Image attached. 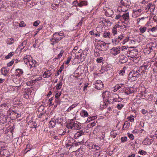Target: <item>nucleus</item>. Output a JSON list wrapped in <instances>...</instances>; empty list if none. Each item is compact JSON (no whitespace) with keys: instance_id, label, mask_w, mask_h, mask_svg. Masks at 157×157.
Instances as JSON below:
<instances>
[{"instance_id":"37","label":"nucleus","mask_w":157,"mask_h":157,"mask_svg":"<svg viewBox=\"0 0 157 157\" xmlns=\"http://www.w3.org/2000/svg\"><path fill=\"white\" fill-rule=\"evenodd\" d=\"M62 85V82H60L59 83L57 84L56 87V89L57 90L60 89L61 88Z\"/></svg>"},{"instance_id":"1","label":"nucleus","mask_w":157,"mask_h":157,"mask_svg":"<svg viewBox=\"0 0 157 157\" xmlns=\"http://www.w3.org/2000/svg\"><path fill=\"white\" fill-rule=\"evenodd\" d=\"M64 36L63 33H60L56 32L54 34L51 40V44L54 45L60 40Z\"/></svg>"},{"instance_id":"39","label":"nucleus","mask_w":157,"mask_h":157,"mask_svg":"<svg viewBox=\"0 0 157 157\" xmlns=\"http://www.w3.org/2000/svg\"><path fill=\"white\" fill-rule=\"evenodd\" d=\"M64 52V51L63 50H61L60 53L58 55L57 58L60 59L62 56Z\"/></svg>"},{"instance_id":"59","label":"nucleus","mask_w":157,"mask_h":157,"mask_svg":"<svg viewBox=\"0 0 157 157\" xmlns=\"http://www.w3.org/2000/svg\"><path fill=\"white\" fill-rule=\"evenodd\" d=\"M83 56H84V55L83 53H81L80 55V58L81 59V60H82V61L84 60L85 59L83 57Z\"/></svg>"},{"instance_id":"4","label":"nucleus","mask_w":157,"mask_h":157,"mask_svg":"<svg viewBox=\"0 0 157 157\" xmlns=\"http://www.w3.org/2000/svg\"><path fill=\"white\" fill-rule=\"evenodd\" d=\"M94 86L96 89L98 90H100L104 87L103 84L100 80H97Z\"/></svg>"},{"instance_id":"15","label":"nucleus","mask_w":157,"mask_h":157,"mask_svg":"<svg viewBox=\"0 0 157 157\" xmlns=\"http://www.w3.org/2000/svg\"><path fill=\"white\" fill-rule=\"evenodd\" d=\"M56 120L58 124H60L61 125H62L63 124L64 121L65 120V118L64 117H58Z\"/></svg>"},{"instance_id":"57","label":"nucleus","mask_w":157,"mask_h":157,"mask_svg":"<svg viewBox=\"0 0 157 157\" xmlns=\"http://www.w3.org/2000/svg\"><path fill=\"white\" fill-rule=\"evenodd\" d=\"M93 148L97 150H98L100 148L99 146L96 145H94V147H93Z\"/></svg>"},{"instance_id":"20","label":"nucleus","mask_w":157,"mask_h":157,"mask_svg":"<svg viewBox=\"0 0 157 157\" xmlns=\"http://www.w3.org/2000/svg\"><path fill=\"white\" fill-rule=\"evenodd\" d=\"M83 134L84 132H83L82 131L79 130L75 134L74 138L75 139H77L78 138L83 135Z\"/></svg>"},{"instance_id":"49","label":"nucleus","mask_w":157,"mask_h":157,"mask_svg":"<svg viewBox=\"0 0 157 157\" xmlns=\"http://www.w3.org/2000/svg\"><path fill=\"white\" fill-rule=\"evenodd\" d=\"M14 62V61H13V59L11 61L8 63L7 64V67H10L11 66L13 63Z\"/></svg>"},{"instance_id":"13","label":"nucleus","mask_w":157,"mask_h":157,"mask_svg":"<svg viewBox=\"0 0 157 157\" xmlns=\"http://www.w3.org/2000/svg\"><path fill=\"white\" fill-rule=\"evenodd\" d=\"M52 74V73L51 72V70H47L44 73L43 76L44 78H49Z\"/></svg>"},{"instance_id":"40","label":"nucleus","mask_w":157,"mask_h":157,"mask_svg":"<svg viewBox=\"0 0 157 157\" xmlns=\"http://www.w3.org/2000/svg\"><path fill=\"white\" fill-rule=\"evenodd\" d=\"M103 58L102 57H101L100 58H98L97 59H96V61L99 63H101L103 62Z\"/></svg>"},{"instance_id":"26","label":"nucleus","mask_w":157,"mask_h":157,"mask_svg":"<svg viewBox=\"0 0 157 157\" xmlns=\"http://www.w3.org/2000/svg\"><path fill=\"white\" fill-rule=\"evenodd\" d=\"M14 42V39L12 38H8L6 40V42L8 44H12Z\"/></svg>"},{"instance_id":"5","label":"nucleus","mask_w":157,"mask_h":157,"mask_svg":"<svg viewBox=\"0 0 157 157\" xmlns=\"http://www.w3.org/2000/svg\"><path fill=\"white\" fill-rule=\"evenodd\" d=\"M120 3L121 5L127 8H128L131 4L130 0H121Z\"/></svg>"},{"instance_id":"36","label":"nucleus","mask_w":157,"mask_h":157,"mask_svg":"<svg viewBox=\"0 0 157 157\" xmlns=\"http://www.w3.org/2000/svg\"><path fill=\"white\" fill-rule=\"evenodd\" d=\"M13 54H14L13 52H10V53L8 54V55H7V56H6L5 57V59H9L10 57H12L13 55Z\"/></svg>"},{"instance_id":"9","label":"nucleus","mask_w":157,"mask_h":157,"mask_svg":"<svg viewBox=\"0 0 157 157\" xmlns=\"http://www.w3.org/2000/svg\"><path fill=\"white\" fill-rule=\"evenodd\" d=\"M1 157H8L9 156L10 152L4 149L0 152Z\"/></svg>"},{"instance_id":"45","label":"nucleus","mask_w":157,"mask_h":157,"mask_svg":"<svg viewBox=\"0 0 157 157\" xmlns=\"http://www.w3.org/2000/svg\"><path fill=\"white\" fill-rule=\"evenodd\" d=\"M121 140L122 143H124L125 141H127V137L126 136L122 137L121 138Z\"/></svg>"},{"instance_id":"31","label":"nucleus","mask_w":157,"mask_h":157,"mask_svg":"<svg viewBox=\"0 0 157 157\" xmlns=\"http://www.w3.org/2000/svg\"><path fill=\"white\" fill-rule=\"evenodd\" d=\"M88 48H86L83 51L82 53H83V54L84 55V56H83V57L84 58H85L86 57V56L87 54V52L88 51Z\"/></svg>"},{"instance_id":"63","label":"nucleus","mask_w":157,"mask_h":157,"mask_svg":"<svg viewBox=\"0 0 157 157\" xmlns=\"http://www.w3.org/2000/svg\"><path fill=\"white\" fill-rule=\"evenodd\" d=\"M115 19L117 20L119 19H121V16L120 15H117L115 17Z\"/></svg>"},{"instance_id":"16","label":"nucleus","mask_w":157,"mask_h":157,"mask_svg":"<svg viewBox=\"0 0 157 157\" xmlns=\"http://www.w3.org/2000/svg\"><path fill=\"white\" fill-rule=\"evenodd\" d=\"M129 18V13H124L121 15V19L124 20L125 21H128Z\"/></svg>"},{"instance_id":"18","label":"nucleus","mask_w":157,"mask_h":157,"mask_svg":"<svg viewBox=\"0 0 157 157\" xmlns=\"http://www.w3.org/2000/svg\"><path fill=\"white\" fill-rule=\"evenodd\" d=\"M31 60H32V58L29 56L26 55L24 57V62L26 64H28L29 61Z\"/></svg>"},{"instance_id":"21","label":"nucleus","mask_w":157,"mask_h":157,"mask_svg":"<svg viewBox=\"0 0 157 157\" xmlns=\"http://www.w3.org/2000/svg\"><path fill=\"white\" fill-rule=\"evenodd\" d=\"M23 71L22 69H17L16 70V75L18 77L20 76L23 74Z\"/></svg>"},{"instance_id":"54","label":"nucleus","mask_w":157,"mask_h":157,"mask_svg":"<svg viewBox=\"0 0 157 157\" xmlns=\"http://www.w3.org/2000/svg\"><path fill=\"white\" fill-rule=\"evenodd\" d=\"M61 94V92L56 93L55 95V98L56 99H58V98H59Z\"/></svg>"},{"instance_id":"42","label":"nucleus","mask_w":157,"mask_h":157,"mask_svg":"<svg viewBox=\"0 0 157 157\" xmlns=\"http://www.w3.org/2000/svg\"><path fill=\"white\" fill-rule=\"evenodd\" d=\"M148 30H151L152 32H154L157 31V28L156 27H154L151 29H149Z\"/></svg>"},{"instance_id":"14","label":"nucleus","mask_w":157,"mask_h":157,"mask_svg":"<svg viewBox=\"0 0 157 157\" xmlns=\"http://www.w3.org/2000/svg\"><path fill=\"white\" fill-rule=\"evenodd\" d=\"M135 71H136L139 75H143L144 74L146 71L143 69V67L141 66L138 68L137 70Z\"/></svg>"},{"instance_id":"2","label":"nucleus","mask_w":157,"mask_h":157,"mask_svg":"<svg viewBox=\"0 0 157 157\" xmlns=\"http://www.w3.org/2000/svg\"><path fill=\"white\" fill-rule=\"evenodd\" d=\"M139 75L135 70H132L131 71L128 75V79L132 81L136 80Z\"/></svg>"},{"instance_id":"51","label":"nucleus","mask_w":157,"mask_h":157,"mask_svg":"<svg viewBox=\"0 0 157 157\" xmlns=\"http://www.w3.org/2000/svg\"><path fill=\"white\" fill-rule=\"evenodd\" d=\"M123 85V84H117L115 86V88L116 89H117V90H118L121 88Z\"/></svg>"},{"instance_id":"61","label":"nucleus","mask_w":157,"mask_h":157,"mask_svg":"<svg viewBox=\"0 0 157 157\" xmlns=\"http://www.w3.org/2000/svg\"><path fill=\"white\" fill-rule=\"evenodd\" d=\"M24 97L25 98H28L29 97V93L27 92L24 95Z\"/></svg>"},{"instance_id":"10","label":"nucleus","mask_w":157,"mask_h":157,"mask_svg":"<svg viewBox=\"0 0 157 157\" xmlns=\"http://www.w3.org/2000/svg\"><path fill=\"white\" fill-rule=\"evenodd\" d=\"M128 52H129V55L131 57H134L136 55H137L138 53V51L137 49H136L131 50Z\"/></svg>"},{"instance_id":"43","label":"nucleus","mask_w":157,"mask_h":157,"mask_svg":"<svg viewBox=\"0 0 157 157\" xmlns=\"http://www.w3.org/2000/svg\"><path fill=\"white\" fill-rule=\"evenodd\" d=\"M138 153L142 155H145L147 154V152L146 151H145L144 150H140L138 152Z\"/></svg>"},{"instance_id":"46","label":"nucleus","mask_w":157,"mask_h":157,"mask_svg":"<svg viewBox=\"0 0 157 157\" xmlns=\"http://www.w3.org/2000/svg\"><path fill=\"white\" fill-rule=\"evenodd\" d=\"M55 4L56 6H58L60 3V0H54Z\"/></svg>"},{"instance_id":"60","label":"nucleus","mask_w":157,"mask_h":157,"mask_svg":"<svg viewBox=\"0 0 157 157\" xmlns=\"http://www.w3.org/2000/svg\"><path fill=\"white\" fill-rule=\"evenodd\" d=\"M82 142H80V141H79V142H74V144H73V145H74V146H76L78 145L79 144H81V143Z\"/></svg>"},{"instance_id":"48","label":"nucleus","mask_w":157,"mask_h":157,"mask_svg":"<svg viewBox=\"0 0 157 157\" xmlns=\"http://www.w3.org/2000/svg\"><path fill=\"white\" fill-rule=\"evenodd\" d=\"M128 137L131 140H132L134 139V136H133L132 134L128 133Z\"/></svg>"},{"instance_id":"3","label":"nucleus","mask_w":157,"mask_h":157,"mask_svg":"<svg viewBox=\"0 0 157 157\" xmlns=\"http://www.w3.org/2000/svg\"><path fill=\"white\" fill-rule=\"evenodd\" d=\"M103 10L105 11V15L108 17H111L113 14V11L111 9H110L108 6H104L103 7Z\"/></svg>"},{"instance_id":"25","label":"nucleus","mask_w":157,"mask_h":157,"mask_svg":"<svg viewBox=\"0 0 157 157\" xmlns=\"http://www.w3.org/2000/svg\"><path fill=\"white\" fill-rule=\"evenodd\" d=\"M87 2L86 1H82L80 3L77 4V5L79 7H82L83 6L87 5Z\"/></svg>"},{"instance_id":"38","label":"nucleus","mask_w":157,"mask_h":157,"mask_svg":"<svg viewBox=\"0 0 157 157\" xmlns=\"http://www.w3.org/2000/svg\"><path fill=\"white\" fill-rule=\"evenodd\" d=\"M120 41V40H118L117 38L112 40L114 44H117L118 43H119Z\"/></svg>"},{"instance_id":"29","label":"nucleus","mask_w":157,"mask_h":157,"mask_svg":"<svg viewBox=\"0 0 157 157\" xmlns=\"http://www.w3.org/2000/svg\"><path fill=\"white\" fill-rule=\"evenodd\" d=\"M118 25H115L113 28L112 31L114 35L117 34V29H116Z\"/></svg>"},{"instance_id":"34","label":"nucleus","mask_w":157,"mask_h":157,"mask_svg":"<svg viewBox=\"0 0 157 157\" xmlns=\"http://www.w3.org/2000/svg\"><path fill=\"white\" fill-rule=\"evenodd\" d=\"M124 126H125L124 130H126L129 127L130 124L127 121H126L124 122Z\"/></svg>"},{"instance_id":"58","label":"nucleus","mask_w":157,"mask_h":157,"mask_svg":"<svg viewBox=\"0 0 157 157\" xmlns=\"http://www.w3.org/2000/svg\"><path fill=\"white\" fill-rule=\"evenodd\" d=\"M103 21H104L105 22H106L108 24H109V25H111V22L110 21H109V20H106V19H105V20H103Z\"/></svg>"},{"instance_id":"11","label":"nucleus","mask_w":157,"mask_h":157,"mask_svg":"<svg viewBox=\"0 0 157 157\" xmlns=\"http://www.w3.org/2000/svg\"><path fill=\"white\" fill-rule=\"evenodd\" d=\"M153 140L152 139H149L147 136L144 139L143 141V142L145 145H149L151 144L153 142Z\"/></svg>"},{"instance_id":"24","label":"nucleus","mask_w":157,"mask_h":157,"mask_svg":"<svg viewBox=\"0 0 157 157\" xmlns=\"http://www.w3.org/2000/svg\"><path fill=\"white\" fill-rule=\"evenodd\" d=\"M36 62L35 60H34L32 59L30 60L28 63V64H29V67L31 68L32 67H35V64Z\"/></svg>"},{"instance_id":"52","label":"nucleus","mask_w":157,"mask_h":157,"mask_svg":"<svg viewBox=\"0 0 157 157\" xmlns=\"http://www.w3.org/2000/svg\"><path fill=\"white\" fill-rule=\"evenodd\" d=\"M19 26L21 27H25V24L23 21H21L19 24Z\"/></svg>"},{"instance_id":"56","label":"nucleus","mask_w":157,"mask_h":157,"mask_svg":"<svg viewBox=\"0 0 157 157\" xmlns=\"http://www.w3.org/2000/svg\"><path fill=\"white\" fill-rule=\"evenodd\" d=\"M95 36L99 37L100 35V33L99 32L96 31V32H94L93 34Z\"/></svg>"},{"instance_id":"33","label":"nucleus","mask_w":157,"mask_h":157,"mask_svg":"<svg viewBox=\"0 0 157 157\" xmlns=\"http://www.w3.org/2000/svg\"><path fill=\"white\" fill-rule=\"evenodd\" d=\"M146 29L147 28L145 26L141 27L139 29V30L141 33H144L146 31Z\"/></svg>"},{"instance_id":"64","label":"nucleus","mask_w":157,"mask_h":157,"mask_svg":"<svg viewBox=\"0 0 157 157\" xmlns=\"http://www.w3.org/2000/svg\"><path fill=\"white\" fill-rule=\"evenodd\" d=\"M123 37H124V36H123L122 35H121L119 36H118V37L117 38V39L118 40H121L123 38Z\"/></svg>"},{"instance_id":"23","label":"nucleus","mask_w":157,"mask_h":157,"mask_svg":"<svg viewBox=\"0 0 157 157\" xmlns=\"http://www.w3.org/2000/svg\"><path fill=\"white\" fill-rule=\"evenodd\" d=\"M56 119H52L49 122L50 127L53 128L56 125Z\"/></svg>"},{"instance_id":"28","label":"nucleus","mask_w":157,"mask_h":157,"mask_svg":"<svg viewBox=\"0 0 157 157\" xmlns=\"http://www.w3.org/2000/svg\"><path fill=\"white\" fill-rule=\"evenodd\" d=\"M81 114L82 117H87L88 116V114L86 111L84 110H83L82 111Z\"/></svg>"},{"instance_id":"19","label":"nucleus","mask_w":157,"mask_h":157,"mask_svg":"<svg viewBox=\"0 0 157 157\" xmlns=\"http://www.w3.org/2000/svg\"><path fill=\"white\" fill-rule=\"evenodd\" d=\"M102 96L103 98H108L110 97V92L108 91H106L102 94Z\"/></svg>"},{"instance_id":"53","label":"nucleus","mask_w":157,"mask_h":157,"mask_svg":"<svg viewBox=\"0 0 157 157\" xmlns=\"http://www.w3.org/2000/svg\"><path fill=\"white\" fill-rule=\"evenodd\" d=\"M129 40V37H126V38L124 39L123 41V44H124L126 43Z\"/></svg>"},{"instance_id":"17","label":"nucleus","mask_w":157,"mask_h":157,"mask_svg":"<svg viewBox=\"0 0 157 157\" xmlns=\"http://www.w3.org/2000/svg\"><path fill=\"white\" fill-rule=\"evenodd\" d=\"M73 129L75 130L80 129L82 127L81 124L73 122Z\"/></svg>"},{"instance_id":"22","label":"nucleus","mask_w":157,"mask_h":157,"mask_svg":"<svg viewBox=\"0 0 157 157\" xmlns=\"http://www.w3.org/2000/svg\"><path fill=\"white\" fill-rule=\"evenodd\" d=\"M148 8V10H150V12H153L155 9V7L154 5H152L151 3H149L147 5Z\"/></svg>"},{"instance_id":"35","label":"nucleus","mask_w":157,"mask_h":157,"mask_svg":"<svg viewBox=\"0 0 157 157\" xmlns=\"http://www.w3.org/2000/svg\"><path fill=\"white\" fill-rule=\"evenodd\" d=\"M134 13L136 16L139 13H140L141 12V9H139L138 10H133Z\"/></svg>"},{"instance_id":"47","label":"nucleus","mask_w":157,"mask_h":157,"mask_svg":"<svg viewBox=\"0 0 157 157\" xmlns=\"http://www.w3.org/2000/svg\"><path fill=\"white\" fill-rule=\"evenodd\" d=\"M142 67H143V69H144V70L146 71V70L147 69V67H148V65L147 64L144 63L143 65L141 66Z\"/></svg>"},{"instance_id":"27","label":"nucleus","mask_w":157,"mask_h":157,"mask_svg":"<svg viewBox=\"0 0 157 157\" xmlns=\"http://www.w3.org/2000/svg\"><path fill=\"white\" fill-rule=\"evenodd\" d=\"M27 42L26 40L24 41L19 46V48H21V50L24 48L26 45Z\"/></svg>"},{"instance_id":"62","label":"nucleus","mask_w":157,"mask_h":157,"mask_svg":"<svg viewBox=\"0 0 157 157\" xmlns=\"http://www.w3.org/2000/svg\"><path fill=\"white\" fill-rule=\"evenodd\" d=\"M133 92V91H129L128 90H127V91L126 90L125 92V94L126 95H129L132 93Z\"/></svg>"},{"instance_id":"44","label":"nucleus","mask_w":157,"mask_h":157,"mask_svg":"<svg viewBox=\"0 0 157 157\" xmlns=\"http://www.w3.org/2000/svg\"><path fill=\"white\" fill-rule=\"evenodd\" d=\"M124 106V105H123V104H118L117 105V108L119 109V110H120Z\"/></svg>"},{"instance_id":"8","label":"nucleus","mask_w":157,"mask_h":157,"mask_svg":"<svg viewBox=\"0 0 157 157\" xmlns=\"http://www.w3.org/2000/svg\"><path fill=\"white\" fill-rule=\"evenodd\" d=\"M119 62L121 63H126L128 60V58L124 55H120L119 56Z\"/></svg>"},{"instance_id":"50","label":"nucleus","mask_w":157,"mask_h":157,"mask_svg":"<svg viewBox=\"0 0 157 157\" xmlns=\"http://www.w3.org/2000/svg\"><path fill=\"white\" fill-rule=\"evenodd\" d=\"M71 59V56H69L67 59V60L65 63L66 64H68Z\"/></svg>"},{"instance_id":"12","label":"nucleus","mask_w":157,"mask_h":157,"mask_svg":"<svg viewBox=\"0 0 157 157\" xmlns=\"http://www.w3.org/2000/svg\"><path fill=\"white\" fill-rule=\"evenodd\" d=\"M9 70V69L7 67H3L1 69V73L4 76H6Z\"/></svg>"},{"instance_id":"32","label":"nucleus","mask_w":157,"mask_h":157,"mask_svg":"<svg viewBox=\"0 0 157 157\" xmlns=\"http://www.w3.org/2000/svg\"><path fill=\"white\" fill-rule=\"evenodd\" d=\"M103 36L105 38H110L111 36V35L110 32L105 33L103 34Z\"/></svg>"},{"instance_id":"41","label":"nucleus","mask_w":157,"mask_h":157,"mask_svg":"<svg viewBox=\"0 0 157 157\" xmlns=\"http://www.w3.org/2000/svg\"><path fill=\"white\" fill-rule=\"evenodd\" d=\"M123 99L121 98L120 97H119L118 98H114L113 100L116 102H120Z\"/></svg>"},{"instance_id":"6","label":"nucleus","mask_w":157,"mask_h":157,"mask_svg":"<svg viewBox=\"0 0 157 157\" xmlns=\"http://www.w3.org/2000/svg\"><path fill=\"white\" fill-rule=\"evenodd\" d=\"M120 48H118L113 47L111 49L110 52L114 56L117 55L120 53Z\"/></svg>"},{"instance_id":"55","label":"nucleus","mask_w":157,"mask_h":157,"mask_svg":"<svg viewBox=\"0 0 157 157\" xmlns=\"http://www.w3.org/2000/svg\"><path fill=\"white\" fill-rule=\"evenodd\" d=\"M39 21H36L33 23V25L35 26H37L39 24Z\"/></svg>"},{"instance_id":"7","label":"nucleus","mask_w":157,"mask_h":157,"mask_svg":"<svg viewBox=\"0 0 157 157\" xmlns=\"http://www.w3.org/2000/svg\"><path fill=\"white\" fill-rule=\"evenodd\" d=\"M75 141V140L73 138L71 137L68 138L66 146L67 147L69 146L74 147L73 144Z\"/></svg>"},{"instance_id":"30","label":"nucleus","mask_w":157,"mask_h":157,"mask_svg":"<svg viewBox=\"0 0 157 157\" xmlns=\"http://www.w3.org/2000/svg\"><path fill=\"white\" fill-rule=\"evenodd\" d=\"M67 127L68 128H71L73 129V122H71L67 124Z\"/></svg>"}]
</instances>
